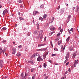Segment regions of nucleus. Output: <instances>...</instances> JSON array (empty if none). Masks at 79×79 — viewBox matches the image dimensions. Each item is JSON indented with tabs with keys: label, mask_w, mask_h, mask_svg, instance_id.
Wrapping results in <instances>:
<instances>
[{
	"label": "nucleus",
	"mask_w": 79,
	"mask_h": 79,
	"mask_svg": "<svg viewBox=\"0 0 79 79\" xmlns=\"http://www.w3.org/2000/svg\"><path fill=\"white\" fill-rule=\"evenodd\" d=\"M52 34H53V32H50V33L49 35L50 36H51Z\"/></svg>",
	"instance_id": "f704fd0d"
},
{
	"label": "nucleus",
	"mask_w": 79,
	"mask_h": 79,
	"mask_svg": "<svg viewBox=\"0 0 79 79\" xmlns=\"http://www.w3.org/2000/svg\"><path fill=\"white\" fill-rule=\"evenodd\" d=\"M44 40L45 41H46V37H45V38H44Z\"/></svg>",
	"instance_id": "6e6d98bb"
},
{
	"label": "nucleus",
	"mask_w": 79,
	"mask_h": 79,
	"mask_svg": "<svg viewBox=\"0 0 79 79\" xmlns=\"http://www.w3.org/2000/svg\"><path fill=\"white\" fill-rule=\"evenodd\" d=\"M59 42L60 44L62 42H61V40H60V41H59Z\"/></svg>",
	"instance_id": "680f3d73"
},
{
	"label": "nucleus",
	"mask_w": 79,
	"mask_h": 79,
	"mask_svg": "<svg viewBox=\"0 0 79 79\" xmlns=\"http://www.w3.org/2000/svg\"><path fill=\"white\" fill-rule=\"evenodd\" d=\"M77 30H78V31L79 32V27H77Z\"/></svg>",
	"instance_id": "c03bdc74"
},
{
	"label": "nucleus",
	"mask_w": 79,
	"mask_h": 79,
	"mask_svg": "<svg viewBox=\"0 0 79 79\" xmlns=\"http://www.w3.org/2000/svg\"><path fill=\"white\" fill-rule=\"evenodd\" d=\"M60 35V33H58L57 35V37L59 36Z\"/></svg>",
	"instance_id": "e433bc0d"
},
{
	"label": "nucleus",
	"mask_w": 79,
	"mask_h": 79,
	"mask_svg": "<svg viewBox=\"0 0 79 79\" xmlns=\"http://www.w3.org/2000/svg\"><path fill=\"white\" fill-rule=\"evenodd\" d=\"M3 52V50H0V53L1 54V53Z\"/></svg>",
	"instance_id": "72a5a7b5"
},
{
	"label": "nucleus",
	"mask_w": 79,
	"mask_h": 79,
	"mask_svg": "<svg viewBox=\"0 0 79 79\" xmlns=\"http://www.w3.org/2000/svg\"><path fill=\"white\" fill-rule=\"evenodd\" d=\"M25 76H27L28 75V73H27L26 72H25Z\"/></svg>",
	"instance_id": "58836bf2"
},
{
	"label": "nucleus",
	"mask_w": 79,
	"mask_h": 79,
	"mask_svg": "<svg viewBox=\"0 0 79 79\" xmlns=\"http://www.w3.org/2000/svg\"><path fill=\"white\" fill-rule=\"evenodd\" d=\"M60 5H59L58 6V7H57V10H59V9H60Z\"/></svg>",
	"instance_id": "cd10ccee"
},
{
	"label": "nucleus",
	"mask_w": 79,
	"mask_h": 79,
	"mask_svg": "<svg viewBox=\"0 0 79 79\" xmlns=\"http://www.w3.org/2000/svg\"><path fill=\"white\" fill-rule=\"evenodd\" d=\"M68 61V59H66V60H65V61L64 62V63H65L66 62Z\"/></svg>",
	"instance_id": "c756f323"
},
{
	"label": "nucleus",
	"mask_w": 79,
	"mask_h": 79,
	"mask_svg": "<svg viewBox=\"0 0 79 79\" xmlns=\"http://www.w3.org/2000/svg\"><path fill=\"white\" fill-rule=\"evenodd\" d=\"M44 76H46V74H44Z\"/></svg>",
	"instance_id": "774afa93"
},
{
	"label": "nucleus",
	"mask_w": 79,
	"mask_h": 79,
	"mask_svg": "<svg viewBox=\"0 0 79 79\" xmlns=\"http://www.w3.org/2000/svg\"><path fill=\"white\" fill-rule=\"evenodd\" d=\"M33 62V60H31L30 61H29L28 62V63H31V64H32Z\"/></svg>",
	"instance_id": "4468645a"
},
{
	"label": "nucleus",
	"mask_w": 79,
	"mask_h": 79,
	"mask_svg": "<svg viewBox=\"0 0 79 79\" xmlns=\"http://www.w3.org/2000/svg\"><path fill=\"white\" fill-rule=\"evenodd\" d=\"M64 9L63 8H62L61 9V11L62 12H63L64 11Z\"/></svg>",
	"instance_id": "5701e85b"
},
{
	"label": "nucleus",
	"mask_w": 79,
	"mask_h": 79,
	"mask_svg": "<svg viewBox=\"0 0 79 79\" xmlns=\"http://www.w3.org/2000/svg\"><path fill=\"white\" fill-rule=\"evenodd\" d=\"M34 22H35V21H34V20H33V23H34Z\"/></svg>",
	"instance_id": "338daca9"
},
{
	"label": "nucleus",
	"mask_w": 79,
	"mask_h": 79,
	"mask_svg": "<svg viewBox=\"0 0 79 79\" xmlns=\"http://www.w3.org/2000/svg\"><path fill=\"white\" fill-rule=\"evenodd\" d=\"M47 66L46 65V64L45 63H44V68H46V66Z\"/></svg>",
	"instance_id": "393cba45"
},
{
	"label": "nucleus",
	"mask_w": 79,
	"mask_h": 79,
	"mask_svg": "<svg viewBox=\"0 0 79 79\" xmlns=\"http://www.w3.org/2000/svg\"><path fill=\"white\" fill-rule=\"evenodd\" d=\"M61 79H64V77H62Z\"/></svg>",
	"instance_id": "0e129e2a"
},
{
	"label": "nucleus",
	"mask_w": 79,
	"mask_h": 79,
	"mask_svg": "<svg viewBox=\"0 0 79 79\" xmlns=\"http://www.w3.org/2000/svg\"><path fill=\"white\" fill-rule=\"evenodd\" d=\"M43 35L42 34H41V36H40V39H43Z\"/></svg>",
	"instance_id": "2f4dec72"
},
{
	"label": "nucleus",
	"mask_w": 79,
	"mask_h": 79,
	"mask_svg": "<svg viewBox=\"0 0 79 79\" xmlns=\"http://www.w3.org/2000/svg\"><path fill=\"white\" fill-rule=\"evenodd\" d=\"M25 77L24 76V75L23 74V73H22L21 74V78L22 79H24Z\"/></svg>",
	"instance_id": "1a4fd4ad"
},
{
	"label": "nucleus",
	"mask_w": 79,
	"mask_h": 79,
	"mask_svg": "<svg viewBox=\"0 0 79 79\" xmlns=\"http://www.w3.org/2000/svg\"><path fill=\"white\" fill-rule=\"evenodd\" d=\"M32 79H35V77L34 76H33V77H32Z\"/></svg>",
	"instance_id": "5fc2aeb1"
},
{
	"label": "nucleus",
	"mask_w": 79,
	"mask_h": 79,
	"mask_svg": "<svg viewBox=\"0 0 79 79\" xmlns=\"http://www.w3.org/2000/svg\"><path fill=\"white\" fill-rule=\"evenodd\" d=\"M69 53H68L65 56V59H68L69 58Z\"/></svg>",
	"instance_id": "9b49d317"
},
{
	"label": "nucleus",
	"mask_w": 79,
	"mask_h": 79,
	"mask_svg": "<svg viewBox=\"0 0 79 79\" xmlns=\"http://www.w3.org/2000/svg\"><path fill=\"white\" fill-rule=\"evenodd\" d=\"M16 56L18 57L20 56H21V53H20V52L18 53L17 54Z\"/></svg>",
	"instance_id": "ddd939ff"
},
{
	"label": "nucleus",
	"mask_w": 79,
	"mask_h": 79,
	"mask_svg": "<svg viewBox=\"0 0 79 79\" xmlns=\"http://www.w3.org/2000/svg\"><path fill=\"white\" fill-rule=\"evenodd\" d=\"M6 42V40H3L2 41V43H4V42Z\"/></svg>",
	"instance_id": "a19ab883"
},
{
	"label": "nucleus",
	"mask_w": 79,
	"mask_h": 79,
	"mask_svg": "<svg viewBox=\"0 0 79 79\" xmlns=\"http://www.w3.org/2000/svg\"><path fill=\"white\" fill-rule=\"evenodd\" d=\"M10 16H13V14H11V15H10Z\"/></svg>",
	"instance_id": "e2e57ef3"
},
{
	"label": "nucleus",
	"mask_w": 79,
	"mask_h": 79,
	"mask_svg": "<svg viewBox=\"0 0 79 79\" xmlns=\"http://www.w3.org/2000/svg\"><path fill=\"white\" fill-rule=\"evenodd\" d=\"M69 72H71V70H70V69H69Z\"/></svg>",
	"instance_id": "13d9d810"
},
{
	"label": "nucleus",
	"mask_w": 79,
	"mask_h": 79,
	"mask_svg": "<svg viewBox=\"0 0 79 79\" xmlns=\"http://www.w3.org/2000/svg\"><path fill=\"white\" fill-rule=\"evenodd\" d=\"M67 73H68V71H67V72H66L65 73V74H67Z\"/></svg>",
	"instance_id": "4d7b16f0"
},
{
	"label": "nucleus",
	"mask_w": 79,
	"mask_h": 79,
	"mask_svg": "<svg viewBox=\"0 0 79 79\" xmlns=\"http://www.w3.org/2000/svg\"><path fill=\"white\" fill-rule=\"evenodd\" d=\"M68 18H69V19H71V15H69Z\"/></svg>",
	"instance_id": "7c9ffc66"
},
{
	"label": "nucleus",
	"mask_w": 79,
	"mask_h": 79,
	"mask_svg": "<svg viewBox=\"0 0 79 79\" xmlns=\"http://www.w3.org/2000/svg\"><path fill=\"white\" fill-rule=\"evenodd\" d=\"M48 52H46V53H45L44 55H43V57L44 58V59H45V58L46 57V55H48Z\"/></svg>",
	"instance_id": "9d476101"
},
{
	"label": "nucleus",
	"mask_w": 79,
	"mask_h": 79,
	"mask_svg": "<svg viewBox=\"0 0 79 79\" xmlns=\"http://www.w3.org/2000/svg\"><path fill=\"white\" fill-rule=\"evenodd\" d=\"M65 46H64V47L63 48V51H64V50L65 49Z\"/></svg>",
	"instance_id": "37998d69"
},
{
	"label": "nucleus",
	"mask_w": 79,
	"mask_h": 79,
	"mask_svg": "<svg viewBox=\"0 0 79 79\" xmlns=\"http://www.w3.org/2000/svg\"><path fill=\"white\" fill-rule=\"evenodd\" d=\"M73 58L74 59L75 58V57L76 56V54L75 53H74V54H73Z\"/></svg>",
	"instance_id": "2eb2a0df"
},
{
	"label": "nucleus",
	"mask_w": 79,
	"mask_h": 79,
	"mask_svg": "<svg viewBox=\"0 0 79 79\" xmlns=\"http://www.w3.org/2000/svg\"><path fill=\"white\" fill-rule=\"evenodd\" d=\"M37 61H43V59L42 58H41V57L40 56V55L37 58Z\"/></svg>",
	"instance_id": "f03ea898"
},
{
	"label": "nucleus",
	"mask_w": 79,
	"mask_h": 79,
	"mask_svg": "<svg viewBox=\"0 0 79 79\" xmlns=\"http://www.w3.org/2000/svg\"><path fill=\"white\" fill-rule=\"evenodd\" d=\"M69 64V62H68L66 64V65L67 66Z\"/></svg>",
	"instance_id": "4c0bfd02"
},
{
	"label": "nucleus",
	"mask_w": 79,
	"mask_h": 79,
	"mask_svg": "<svg viewBox=\"0 0 79 79\" xmlns=\"http://www.w3.org/2000/svg\"><path fill=\"white\" fill-rule=\"evenodd\" d=\"M63 29H61L60 30V32H63Z\"/></svg>",
	"instance_id": "de8ad7c7"
},
{
	"label": "nucleus",
	"mask_w": 79,
	"mask_h": 79,
	"mask_svg": "<svg viewBox=\"0 0 79 79\" xmlns=\"http://www.w3.org/2000/svg\"><path fill=\"white\" fill-rule=\"evenodd\" d=\"M40 56V54H39L34 53L31 56V58L36 59L37 58Z\"/></svg>",
	"instance_id": "f257e3e1"
},
{
	"label": "nucleus",
	"mask_w": 79,
	"mask_h": 79,
	"mask_svg": "<svg viewBox=\"0 0 79 79\" xmlns=\"http://www.w3.org/2000/svg\"><path fill=\"white\" fill-rule=\"evenodd\" d=\"M46 50V49H40L38 50V51H45Z\"/></svg>",
	"instance_id": "6ab92c4d"
},
{
	"label": "nucleus",
	"mask_w": 79,
	"mask_h": 79,
	"mask_svg": "<svg viewBox=\"0 0 79 79\" xmlns=\"http://www.w3.org/2000/svg\"><path fill=\"white\" fill-rule=\"evenodd\" d=\"M78 64V62L76 60L75 61V63L74 64V67H76L77 65V64Z\"/></svg>",
	"instance_id": "6e6552de"
},
{
	"label": "nucleus",
	"mask_w": 79,
	"mask_h": 79,
	"mask_svg": "<svg viewBox=\"0 0 79 79\" xmlns=\"http://www.w3.org/2000/svg\"><path fill=\"white\" fill-rule=\"evenodd\" d=\"M48 78V77L47 76L44 78V79H47Z\"/></svg>",
	"instance_id": "603ef678"
},
{
	"label": "nucleus",
	"mask_w": 79,
	"mask_h": 79,
	"mask_svg": "<svg viewBox=\"0 0 79 79\" xmlns=\"http://www.w3.org/2000/svg\"><path fill=\"white\" fill-rule=\"evenodd\" d=\"M73 28H72L71 29V30H70V31H72V32H73Z\"/></svg>",
	"instance_id": "ea45409f"
},
{
	"label": "nucleus",
	"mask_w": 79,
	"mask_h": 79,
	"mask_svg": "<svg viewBox=\"0 0 79 79\" xmlns=\"http://www.w3.org/2000/svg\"><path fill=\"white\" fill-rule=\"evenodd\" d=\"M13 52H12V54L13 55H15L16 52V49L15 48H13L12 49Z\"/></svg>",
	"instance_id": "7ed1b4c3"
},
{
	"label": "nucleus",
	"mask_w": 79,
	"mask_h": 79,
	"mask_svg": "<svg viewBox=\"0 0 79 79\" xmlns=\"http://www.w3.org/2000/svg\"><path fill=\"white\" fill-rule=\"evenodd\" d=\"M2 50V48H0V50Z\"/></svg>",
	"instance_id": "69168bd1"
},
{
	"label": "nucleus",
	"mask_w": 79,
	"mask_h": 79,
	"mask_svg": "<svg viewBox=\"0 0 79 79\" xmlns=\"http://www.w3.org/2000/svg\"><path fill=\"white\" fill-rule=\"evenodd\" d=\"M44 45H45V44H40L38 45V47H41L44 46Z\"/></svg>",
	"instance_id": "f3484780"
},
{
	"label": "nucleus",
	"mask_w": 79,
	"mask_h": 79,
	"mask_svg": "<svg viewBox=\"0 0 79 79\" xmlns=\"http://www.w3.org/2000/svg\"><path fill=\"white\" fill-rule=\"evenodd\" d=\"M75 9V7H73L72 8V10H74Z\"/></svg>",
	"instance_id": "a18cd8bd"
},
{
	"label": "nucleus",
	"mask_w": 79,
	"mask_h": 79,
	"mask_svg": "<svg viewBox=\"0 0 79 79\" xmlns=\"http://www.w3.org/2000/svg\"><path fill=\"white\" fill-rule=\"evenodd\" d=\"M48 61L50 63H51L52 62V61L51 60H48Z\"/></svg>",
	"instance_id": "bf43d9fd"
},
{
	"label": "nucleus",
	"mask_w": 79,
	"mask_h": 79,
	"mask_svg": "<svg viewBox=\"0 0 79 79\" xmlns=\"http://www.w3.org/2000/svg\"><path fill=\"white\" fill-rule=\"evenodd\" d=\"M6 29H7V28H6V27H3V28H2V29H3V30H4L5 31V30H6Z\"/></svg>",
	"instance_id": "c85d7f7f"
},
{
	"label": "nucleus",
	"mask_w": 79,
	"mask_h": 79,
	"mask_svg": "<svg viewBox=\"0 0 79 79\" xmlns=\"http://www.w3.org/2000/svg\"><path fill=\"white\" fill-rule=\"evenodd\" d=\"M44 7V5H42L40 6V8H43Z\"/></svg>",
	"instance_id": "b1692460"
},
{
	"label": "nucleus",
	"mask_w": 79,
	"mask_h": 79,
	"mask_svg": "<svg viewBox=\"0 0 79 79\" xmlns=\"http://www.w3.org/2000/svg\"><path fill=\"white\" fill-rule=\"evenodd\" d=\"M22 47V46L21 45L19 46L18 47V48H20Z\"/></svg>",
	"instance_id": "79ce46f5"
},
{
	"label": "nucleus",
	"mask_w": 79,
	"mask_h": 79,
	"mask_svg": "<svg viewBox=\"0 0 79 79\" xmlns=\"http://www.w3.org/2000/svg\"><path fill=\"white\" fill-rule=\"evenodd\" d=\"M36 25L37 26V28L38 29L39 28V24L38 23H37L36 24Z\"/></svg>",
	"instance_id": "c9c22d12"
},
{
	"label": "nucleus",
	"mask_w": 79,
	"mask_h": 79,
	"mask_svg": "<svg viewBox=\"0 0 79 79\" xmlns=\"http://www.w3.org/2000/svg\"><path fill=\"white\" fill-rule=\"evenodd\" d=\"M56 54H52V56H56Z\"/></svg>",
	"instance_id": "09e8293b"
},
{
	"label": "nucleus",
	"mask_w": 79,
	"mask_h": 79,
	"mask_svg": "<svg viewBox=\"0 0 79 79\" xmlns=\"http://www.w3.org/2000/svg\"><path fill=\"white\" fill-rule=\"evenodd\" d=\"M47 17V15L45 14L43 16V18L45 19Z\"/></svg>",
	"instance_id": "a211bd4d"
},
{
	"label": "nucleus",
	"mask_w": 79,
	"mask_h": 79,
	"mask_svg": "<svg viewBox=\"0 0 79 79\" xmlns=\"http://www.w3.org/2000/svg\"><path fill=\"white\" fill-rule=\"evenodd\" d=\"M34 71H35V69H31V72H34Z\"/></svg>",
	"instance_id": "a878e982"
},
{
	"label": "nucleus",
	"mask_w": 79,
	"mask_h": 79,
	"mask_svg": "<svg viewBox=\"0 0 79 79\" xmlns=\"http://www.w3.org/2000/svg\"><path fill=\"white\" fill-rule=\"evenodd\" d=\"M57 44H58V45H60V43L59 41H58Z\"/></svg>",
	"instance_id": "49530a36"
},
{
	"label": "nucleus",
	"mask_w": 79,
	"mask_h": 79,
	"mask_svg": "<svg viewBox=\"0 0 79 79\" xmlns=\"http://www.w3.org/2000/svg\"><path fill=\"white\" fill-rule=\"evenodd\" d=\"M76 12H78V13L79 14V9L78 8H77V9L76 10Z\"/></svg>",
	"instance_id": "aec40b11"
},
{
	"label": "nucleus",
	"mask_w": 79,
	"mask_h": 79,
	"mask_svg": "<svg viewBox=\"0 0 79 79\" xmlns=\"http://www.w3.org/2000/svg\"><path fill=\"white\" fill-rule=\"evenodd\" d=\"M19 19L20 20V21H21V20L23 19L22 17H19Z\"/></svg>",
	"instance_id": "473e14b6"
},
{
	"label": "nucleus",
	"mask_w": 79,
	"mask_h": 79,
	"mask_svg": "<svg viewBox=\"0 0 79 79\" xmlns=\"http://www.w3.org/2000/svg\"><path fill=\"white\" fill-rule=\"evenodd\" d=\"M2 64H1V67H2Z\"/></svg>",
	"instance_id": "052dcab7"
},
{
	"label": "nucleus",
	"mask_w": 79,
	"mask_h": 79,
	"mask_svg": "<svg viewBox=\"0 0 79 79\" xmlns=\"http://www.w3.org/2000/svg\"><path fill=\"white\" fill-rule=\"evenodd\" d=\"M8 12L7 10V9H6L4 10L3 12V15H5V13H7Z\"/></svg>",
	"instance_id": "423d86ee"
},
{
	"label": "nucleus",
	"mask_w": 79,
	"mask_h": 79,
	"mask_svg": "<svg viewBox=\"0 0 79 79\" xmlns=\"http://www.w3.org/2000/svg\"><path fill=\"white\" fill-rule=\"evenodd\" d=\"M18 2H19V3H21L23 2L22 1H21V0H18Z\"/></svg>",
	"instance_id": "bb28decb"
},
{
	"label": "nucleus",
	"mask_w": 79,
	"mask_h": 79,
	"mask_svg": "<svg viewBox=\"0 0 79 79\" xmlns=\"http://www.w3.org/2000/svg\"><path fill=\"white\" fill-rule=\"evenodd\" d=\"M43 18L42 17H40L39 20H41V21H43Z\"/></svg>",
	"instance_id": "412c9836"
},
{
	"label": "nucleus",
	"mask_w": 79,
	"mask_h": 79,
	"mask_svg": "<svg viewBox=\"0 0 79 79\" xmlns=\"http://www.w3.org/2000/svg\"><path fill=\"white\" fill-rule=\"evenodd\" d=\"M50 44L51 45L52 44V41H50Z\"/></svg>",
	"instance_id": "3c124183"
},
{
	"label": "nucleus",
	"mask_w": 79,
	"mask_h": 79,
	"mask_svg": "<svg viewBox=\"0 0 79 79\" xmlns=\"http://www.w3.org/2000/svg\"><path fill=\"white\" fill-rule=\"evenodd\" d=\"M54 19V17H53L52 18V22H51V23H52V22L53 21Z\"/></svg>",
	"instance_id": "4be33fe9"
},
{
	"label": "nucleus",
	"mask_w": 79,
	"mask_h": 79,
	"mask_svg": "<svg viewBox=\"0 0 79 79\" xmlns=\"http://www.w3.org/2000/svg\"><path fill=\"white\" fill-rule=\"evenodd\" d=\"M0 63H1V64H2L3 63L2 61V60L0 61Z\"/></svg>",
	"instance_id": "8fccbe9b"
},
{
	"label": "nucleus",
	"mask_w": 79,
	"mask_h": 79,
	"mask_svg": "<svg viewBox=\"0 0 79 79\" xmlns=\"http://www.w3.org/2000/svg\"><path fill=\"white\" fill-rule=\"evenodd\" d=\"M70 39V37H68V38L66 39V41L67 42H69V39Z\"/></svg>",
	"instance_id": "dca6fc26"
},
{
	"label": "nucleus",
	"mask_w": 79,
	"mask_h": 79,
	"mask_svg": "<svg viewBox=\"0 0 79 79\" xmlns=\"http://www.w3.org/2000/svg\"><path fill=\"white\" fill-rule=\"evenodd\" d=\"M50 28L51 30L52 31H54L55 30V28L52 26H51L50 27Z\"/></svg>",
	"instance_id": "0eeeda50"
},
{
	"label": "nucleus",
	"mask_w": 79,
	"mask_h": 79,
	"mask_svg": "<svg viewBox=\"0 0 79 79\" xmlns=\"http://www.w3.org/2000/svg\"><path fill=\"white\" fill-rule=\"evenodd\" d=\"M39 13L38 11H34L33 12V15L34 16H35L36 14H39Z\"/></svg>",
	"instance_id": "39448f33"
},
{
	"label": "nucleus",
	"mask_w": 79,
	"mask_h": 79,
	"mask_svg": "<svg viewBox=\"0 0 79 79\" xmlns=\"http://www.w3.org/2000/svg\"><path fill=\"white\" fill-rule=\"evenodd\" d=\"M36 75V74H35L34 75H33V77H35Z\"/></svg>",
	"instance_id": "864d4df0"
},
{
	"label": "nucleus",
	"mask_w": 79,
	"mask_h": 79,
	"mask_svg": "<svg viewBox=\"0 0 79 79\" xmlns=\"http://www.w3.org/2000/svg\"><path fill=\"white\" fill-rule=\"evenodd\" d=\"M39 33V31L37 30H36L35 31H34V33L35 34H38Z\"/></svg>",
	"instance_id": "f8f14e48"
},
{
	"label": "nucleus",
	"mask_w": 79,
	"mask_h": 79,
	"mask_svg": "<svg viewBox=\"0 0 79 79\" xmlns=\"http://www.w3.org/2000/svg\"><path fill=\"white\" fill-rule=\"evenodd\" d=\"M43 33V31L42 30H41L40 31V33L39 34V37L38 38H37V37H36V39H39V38L40 37V35H41V34H42Z\"/></svg>",
	"instance_id": "20e7f679"
}]
</instances>
